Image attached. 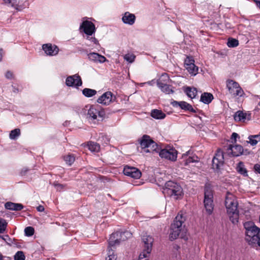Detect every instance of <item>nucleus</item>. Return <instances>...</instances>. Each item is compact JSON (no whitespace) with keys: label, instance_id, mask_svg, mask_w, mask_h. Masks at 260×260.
Masks as SVG:
<instances>
[{"label":"nucleus","instance_id":"1","mask_svg":"<svg viewBox=\"0 0 260 260\" xmlns=\"http://www.w3.org/2000/svg\"><path fill=\"white\" fill-rule=\"evenodd\" d=\"M225 206L230 220L234 224L237 223L239 219V211L237 209L238 203L235 197L229 192H227L225 197Z\"/></svg>","mask_w":260,"mask_h":260},{"label":"nucleus","instance_id":"2","mask_svg":"<svg viewBox=\"0 0 260 260\" xmlns=\"http://www.w3.org/2000/svg\"><path fill=\"white\" fill-rule=\"evenodd\" d=\"M244 226L246 230V240L251 244H257L260 246V229L251 222L245 223Z\"/></svg>","mask_w":260,"mask_h":260},{"label":"nucleus","instance_id":"3","mask_svg":"<svg viewBox=\"0 0 260 260\" xmlns=\"http://www.w3.org/2000/svg\"><path fill=\"white\" fill-rule=\"evenodd\" d=\"M87 109L86 118L91 123H96V122L102 120L105 116L106 113L99 105L86 106Z\"/></svg>","mask_w":260,"mask_h":260},{"label":"nucleus","instance_id":"4","mask_svg":"<svg viewBox=\"0 0 260 260\" xmlns=\"http://www.w3.org/2000/svg\"><path fill=\"white\" fill-rule=\"evenodd\" d=\"M185 220V218L183 216L182 213H179L173 223L171 225V232L170 234V239L171 240L176 239L182 229V223Z\"/></svg>","mask_w":260,"mask_h":260},{"label":"nucleus","instance_id":"5","mask_svg":"<svg viewBox=\"0 0 260 260\" xmlns=\"http://www.w3.org/2000/svg\"><path fill=\"white\" fill-rule=\"evenodd\" d=\"M163 192L168 196H173L175 199H178L183 194V190L181 186L178 183L169 181L165 184Z\"/></svg>","mask_w":260,"mask_h":260},{"label":"nucleus","instance_id":"6","mask_svg":"<svg viewBox=\"0 0 260 260\" xmlns=\"http://www.w3.org/2000/svg\"><path fill=\"white\" fill-rule=\"evenodd\" d=\"M141 147L144 150L145 153L157 152L159 150V147L150 136L145 135L140 141Z\"/></svg>","mask_w":260,"mask_h":260},{"label":"nucleus","instance_id":"7","mask_svg":"<svg viewBox=\"0 0 260 260\" xmlns=\"http://www.w3.org/2000/svg\"><path fill=\"white\" fill-rule=\"evenodd\" d=\"M132 234L129 231L117 232L110 235L109 239V245L110 247H114L119 244L121 241H124L131 238Z\"/></svg>","mask_w":260,"mask_h":260},{"label":"nucleus","instance_id":"8","mask_svg":"<svg viewBox=\"0 0 260 260\" xmlns=\"http://www.w3.org/2000/svg\"><path fill=\"white\" fill-rule=\"evenodd\" d=\"M226 87L229 93L234 96L242 97L245 95L243 90L240 86L239 83L232 80H227Z\"/></svg>","mask_w":260,"mask_h":260},{"label":"nucleus","instance_id":"9","mask_svg":"<svg viewBox=\"0 0 260 260\" xmlns=\"http://www.w3.org/2000/svg\"><path fill=\"white\" fill-rule=\"evenodd\" d=\"M213 193L212 190L209 188H206L204 192V206L208 214L212 213L214 205L213 201Z\"/></svg>","mask_w":260,"mask_h":260},{"label":"nucleus","instance_id":"10","mask_svg":"<svg viewBox=\"0 0 260 260\" xmlns=\"http://www.w3.org/2000/svg\"><path fill=\"white\" fill-rule=\"evenodd\" d=\"M142 241L144 243V249L140 254H144L145 256H148L152 250L153 238L149 235H144L142 237Z\"/></svg>","mask_w":260,"mask_h":260},{"label":"nucleus","instance_id":"11","mask_svg":"<svg viewBox=\"0 0 260 260\" xmlns=\"http://www.w3.org/2000/svg\"><path fill=\"white\" fill-rule=\"evenodd\" d=\"M157 153H159V155L161 158L171 161H175L177 157V151L174 148L160 149L159 148V150Z\"/></svg>","mask_w":260,"mask_h":260},{"label":"nucleus","instance_id":"12","mask_svg":"<svg viewBox=\"0 0 260 260\" xmlns=\"http://www.w3.org/2000/svg\"><path fill=\"white\" fill-rule=\"evenodd\" d=\"M226 153L231 154L233 156H239L242 154H247L249 152L246 149L244 151L243 147L240 145H229L226 149Z\"/></svg>","mask_w":260,"mask_h":260},{"label":"nucleus","instance_id":"13","mask_svg":"<svg viewBox=\"0 0 260 260\" xmlns=\"http://www.w3.org/2000/svg\"><path fill=\"white\" fill-rule=\"evenodd\" d=\"M224 162V154L223 151L219 149L212 159V168L219 170L222 166Z\"/></svg>","mask_w":260,"mask_h":260},{"label":"nucleus","instance_id":"14","mask_svg":"<svg viewBox=\"0 0 260 260\" xmlns=\"http://www.w3.org/2000/svg\"><path fill=\"white\" fill-rule=\"evenodd\" d=\"M182 158L183 159L182 164L184 166H187L191 162H198L199 161V158L190 150L183 153Z\"/></svg>","mask_w":260,"mask_h":260},{"label":"nucleus","instance_id":"15","mask_svg":"<svg viewBox=\"0 0 260 260\" xmlns=\"http://www.w3.org/2000/svg\"><path fill=\"white\" fill-rule=\"evenodd\" d=\"M123 172L125 175L134 179H139L141 176V171L135 167L126 166L124 167Z\"/></svg>","mask_w":260,"mask_h":260},{"label":"nucleus","instance_id":"16","mask_svg":"<svg viewBox=\"0 0 260 260\" xmlns=\"http://www.w3.org/2000/svg\"><path fill=\"white\" fill-rule=\"evenodd\" d=\"M80 28L83 29L84 32L88 36H91L95 31L94 24L92 22L87 20L82 23Z\"/></svg>","mask_w":260,"mask_h":260},{"label":"nucleus","instance_id":"17","mask_svg":"<svg viewBox=\"0 0 260 260\" xmlns=\"http://www.w3.org/2000/svg\"><path fill=\"white\" fill-rule=\"evenodd\" d=\"M115 97L113 96L110 91H107L103 93L97 100V102L104 105H108L114 100Z\"/></svg>","mask_w":260,"mask_h":260},{"label":"nucleus","instance_id":"18","mask_svg":"<svg viewBox=\"0 0 260 260\" xmlns=\"http://www.w3.org/2000/svg\"><path fill=\"white\" fill-rule=\"evenodd\" d=\"M42 49L47 55L53 56L57 54L59 49L56 45L51 44H46L42 46Z\"/></svg>","mask_w":260,"mask_h":260},{"label":"nucleus","instance_id":"19","mask_svg":"<svg viewBox=\"0 0 260 260\" xmlns=\"http://www.w3.org/2000/svg\"><path fill=\"white\" fill-rule=\"evenodd\" d=\"M172 104L174 107H179L181 109L185 111H189L192 113H196V110L194 109L192 106L184 101L177 102L173 101Z\"/></svg>","mask_w":260,"mask_h":260},{"label":"nucleus","instance_id":"20","mask_svg":"<svg viewBox=\"0 0 260 260\" xmlns=\"http://www.w3.org/2000/svg\"><path fill=\"white\" fill-rule=\"evenodd\" d=\"M89 60L95 62L103 63L107 61L106 58L98 53L91 52L88 54Z\"/></svg>","mask_w":260,"mask_h":260},{"label":"nucleus","instance_id":"21","mask_svg":"<svg viewBox=\"0 0 260 260\" xmlns=\"http://www.w3.org/2000/svg\"><path fill=\"white\" fill-rule=\"evenodd\" d=\"M136 20V16L134 14L128 12H125L122 17V21L124 24L132 25L134 24Z\"/></svg>","mask_w":260,"mask_h":260},{"label":"nucleus","instance_id":"22","mask_svg":"<svg viewBox=\"0 0 260 260\" xmlns=\"http://www.w3.org/2000/svg\"><path fill=\"white\" fill-rule=\"evenodd\" d=\"M5 207L8 210L13 211H20L23 208V206L21 204L14 203L11 202H8L5 203Z\"/></svg>","mask_w":260,"mask_h":260},{"label":"nucleus","instance_id":"23","mask_svg":"<svg viewBox=\"0 0 260 260\" xmlns=\"http://www.w3.org/2000/svg\"><path fill=\"white\" fill-rule=\"evenodd\" d=\"M157 85L161 91L166 94L173 93L174 92L171 85L164 84L159 81H157Z\"/></svg>","mask_w":260,"mask_h":260},{"label":"nucleus","instance_id":"24","mask_svg":"<svg viewBox=\"0 0 260 260\" xmlns=\"http://www.w3.org/2000/svg\"><path fill=\"white\" fill-rule=\"evenodd\" d=\"M78 80L79 84H82V82L81 77L78 75H74L73 76H69L67 78L66 83L68 86H73L75 83V79Z\"/></svg>","mask_w":260,"mask_h":260},{"label":"nucleus","instance_id":"25","mask_svg":"<svg viewBox=\"0 0 260 260\" xmlns=\"http://www.w3.org/2000/svg\"><path fill=\"white\" fill-rule=\"evenodd\" d=\"M213 99V95L208 92H204L201 96L200 101L206 104L210 103Z\"/></svg>","mask_w":260,"mask_h":260},{"label":"nucleus","instance_id":"26","mask_svg":"<svg viewBox=\"0 0 260 260\" xmlns=\"http://www.w3.org/2000/svg\"><path fill=\"white\" fill-rule=\"evenodd\" d=\"M151 116L155 119H161L166 117V114L161 110L154 109L151 111Z\"/></svg>","mask_w":260,"mask_h":260},{"label":"nucleus","instance_id":"27","mask_svg":"<svg viewBox=\"0 0 260 260\" xmlns=\"http://www.w3.org/2000/svg\"><path fill=\"white\" fill-rule=\"evenodd\" d=\"M236 170L239 174L243 175L244 176H248L247 170L242 161H240L237 164Z\"/></svg>","mask_w":260,"mask_h":260},{"label":"nucleus","instance_id":"28","mask_svg":"<svg viewBox=\"0 0 260 260\" xmlns=\"http://www.w3.org/2000/svg\"><path fill=\"white\" fill-rule=\"evenodd\" d=\"M246 113L238 111L235 113L234 117L236 121L244 122L246 119Z\"/></svg>","mask_w":260,"mask_h":260},{"label":"nucleus","instance_id":"29","mask_svg":"<svg viewBox=\"0 0 260 260\" xmlns=\"http://www.w3.org/2000/svg\"><path fill=\"white\" fill-rule=\"evenodd\" d=\"M184 91L191 99L194 98L197 94V89L194 87H187Z\"/></svg>","mask_w":260,"mask_h":260},{"label":"nucleus","instance_id":"30","mask_svg":"<svg viewBox=\"0 0 260 260\" xmlns=\"http://www.w3.org/2000/svg\"><path fill=\"white\" fill-rule=\"evenodd\" d=\"M249 143L251 145H255L258 142L260 141V134L256 135H250L248 137Z\"/></svg>","mask_w":260,"mask_h":260},{"label":"nucleus","instance_id":"31","mask_svg":"<svg viewBox=\"0 0 260 260\" xmlns=\"http://www.w3.org/2000/svg\"><path fill=\"white\" fill-rule=\"evenodd\" d=\"M96 92L95 90L87 88H85L82 90L83 94L87 98L93 96L96 94Z\"/></svg>","mask_w":260,"mask_h":260},{"label":"nucleus","instance_id":"32","mask_svg":"<svg viewBox=\"0 0 260 260\" xmlns=\"http://www.w3.org/2000/svg\"><path fill=\"white\" fill-rule=\"evenodd\" d=\"M185 68L191 75L195 76L198 73V67H197L194 63L189 64V66H187Z\"/></svg>","mask_w":260,"mask_h":260},{"label":"nucleus","instance_id":"33","mask_svg":"<svg viewBox=\"0 0 260 260\" xmlns=\"http://www.w3.org/2000/svg\"><path fill=\"white\" fill-rule=\"evenodd\" d=\"M88 147L92 152H98L100 149L99 144L93 142H90L88 143Z\"/></svg>","mask_w":260,"mask_h":260},{"label":"nucleus","instance_id":"34","mask_svg":"<svg viewBox=\"0 0 260 260\" xmlns=\"http://www.w3.org/2000/svg\"><path fill=\"white\" fill-rule=\"evenodd\" d=\"M64 160L68 165L71 166L75 160V157L73 154H69L64 156Z\"/></svg>","mask_w":260,"mask_h":260},{"label":"nucleus","instance_id":"35","mask_svg":"<svg viewBox=\"0 0 260 260\" xmlns=\"http://www.w3.org/2000/svg\"><path fill=\"white\" fill-rule=\"evenodd\" d=\"M20 135V130L19 128H15L11 131L9 137L12 140L16 139Z\"/></svg>","mask_w":260,"mask_h":260},{"label":"nucleus","instance_id":"36","mask_svg":"<svg viewBox=\"0 0 260 260\" xmlns=\"http://www.w3.org/2000/svg\"><path fill=\"white\" fill-rule=\"evenodd\" d=\"M239 45V41L238 40L233 38H229L227 42V45L229 47H235Z\"/></svg>","mask_w":260,"mask_h":260},{"label":"nucleus","instance_id":"37","mask_svg":"<svg viewBox=\"0 0 260 260\" xmlns=\"http://www.w3.org/2000/svg\"><path fill=\"white\" fill-rule=\"evenodd\" d=\"M112 247L109 246L108 248V257H106V260H116L115 255L114 254L113 250L112 249Z\"/></svg>","mask_w":260,"mask_h":260},{"label":"nucleus","instance_id":"38","mask_svg":"<svg viewBox=\"0 0 260 260\" xmlns=\"http://www.w3.org/2000/svg\"><path fill=\"white\" fill-rule=\"evenodd\" d=\"M14 258L15 260H25V256L23 252L19 251L16 253Z\"/></svg>","mask_w":260,"mask_h":260},{"label":"nucleus","instance_id":"39","mask_svg":"<svg viewBox=\"0 0 260 260\" xmlns=\"http://www.w3.org/2000/svg\"><path fill=\"white\" fill-rule=\"evenodd\" d=\"M25 234L27 236H31L34 234L35 230L31 226H27L24 229Z\"/></svg>","mask_w":260,"mask_h":260},{"label":"nucleus","instance_id":"40","mask_svg":"<svg viewBox=\"0 0 260 260\" xmlns=\"http://www.w3.org/2000/svg\"><path fill=\"white\" fill-rule=\"evenodd\" d=\"M7 223L4 219H0V233H3L6 230Z\"/></svg>","mask_w":260,"mask_h":260},{"label":"nucleus","instance_id":"41","mask_svg":"<svg viewBox=\"0 0 260 260\" xmlns=\"http://www.w3.org/2000/svg\"><path fill=\"white\" fill-rule=\"evenodd\" d=\"M124 58L125 60H126L128 62H129L130 63H132L133 62H134V61L135 60V56L133 54H127L125 55Z\"/></svg>","mask_w":260,"mask_h":260},{"label":"nucleus","instance_id":"42","mask_svg":"<svg viewBox=\"0 0 260 260\" xmlns=\"http://www.w3.org/2000/svg\"><path fill=\"white\" fill-rule=\"evenodd\" d=\"M5 3L10 4L12 6H17L20 4V0H3Z\"/></svg>","mask_w":260,"mask_h":260},{"label":"nucleus","instance_id":"43","mask_svg":"<svg viewBox=\"0 0 260 260\" xmlns=\"http://www.w3.org/2000/svg\"><path fill=\"white\" fill-rule=\"evenodd\" d=\"M194 60L191 57H187L184 60L185 67L189 66V64H194Z\"/></svg>","mask_w":260,"mask_h":260},{"label":"nucleus","instance_id":"44","mask_svg":"<svg viewBox=\"0 0 260 260\" xmlns=\"http://www.w3.org/2000/svg\"><path fill=\"white\" fill-rule=\"evenodd\" d=\"M53 185L56 189L58 191H61L64 188L65 185L63 184H59L57 182H54Z\"/></svg>","mask_w":260,"mask_h":260},{"label":"nucleus","instance_id":"45","mask_svg":"<svg viewBox=\"0 0 260 260\" xmlns=\"http://www.w3.org/2000/svg\"><path fill=\"white\" fill-rule=\"evenodd\" d=\"M0 238L3 239L5 241L7 242L10 241V238L8 235H0Z\"/></svg>","mask_w":260,"mask_h":260},{"label":"nucleus","instance_id":"46","mask_svg":"<svg viewBox=\"0 0 260 260\" xmlns=\"http://www.w3.org/2000/svg\"><path fill=\"white\" fill-rule=\"evenodd\" d=\"M5 77L7 79H11L13 78V74L10 71H7V73H6Z\"/></svg>","mask_w":260,"mask_h":260},{"label":"nucleus","instance_id":"47","mask_svg":"<svg viewBox=\"0 0 260 260\" xmlns=\"http://www.w3.org/2000/svg\"><path fill=\"white\" fill-rule=\"evenodd\" d=\"M239 137V135L238 134L236 133H233L231 136L232 139H234L235 142H236V138Z\"/></svg>","mask_w":260,"mask_h":260},{"label":"nucleus","instance_id":"48","mask_svg":"<svg viewBox=\"0 0 260 260\" xmlns=\"http://www.w3.org/2000/svg\"><path fill=\"white\" fill-rule=\"evenodd\" d=\"M138 260H148V258L145 256L144 254H140Z\"/></svg>","mask_w":260,"mask_h":260},{"label":"nucleus","instance_id":"49","mask_svg":"<svg viewBox=\"0 0 260 260\" xmlns=\"http://www.w3.org/2000/svg\"><path fill=\"white\" fill-rule=\"evenodd\" d=\"M254 168L257 173L260 174V166L258 164L254 165Z\"/></svg>","mask_w":260,"mask_h":260},{"label":"nucleus","instance_id":"50","mask_svg":"<svg viewBox=\"0 0 260 260\" xmlns=\"http://www.w3.org/2000/svg\"><path fill=\"white\" fill-rule=\"evenodd\" d=\"M37 209L39 212H43L44 211L45 209L44 206L42 205H39L38 207H37Z\"/></svg>","mask_w":260,"mask_h":260},{"label":"nucleus","instance_id":"51","mask_svg":"<svg viewBox=\"0 0 260 260\" xmlns=\"http://www.w3.org/2000/svg\"><path fill=\"white\" fill-rule=\"evenodd\" d=\"M90 41L91 42H93L95 44H98V40L95 38H94V37H91Z\"/></svg>","mask_w":260,"mask_h":260},{"label":"nucleus","instance_id":"52","mask_svg":"<svg viewBox=\"0 0 260 260\" xmlns=\"http://www.w3.org/2000/svg\"><path fill=\"white\" fill-rule=\"evenodd\" d=\"M78 80H76V79H75V83H74V86H81L82 84H79V83H78Z\"/></svg>","mask_w":260,"mask_h":260},{"label":"nucleus","instance_id":"53","mask_svg":"<svg viewBox=\"0 0 260 260\" xmlns=\"http://www.w3.org/2000/svg\"><path fill=\"white\" fill-rule=\"evenodd\" d=\"M254 2L256 6L260 9V0H255Z\"/></svg>","mask_w":260,"mask_h":260},{"label":"nucleus","instance_id":"54","mask_svg":"<svg viewBox=\"0 0 260 260\" xmlns=\"http://www.w3.org/2000/svg\"><path fill=\"white\" fill-rule=\"evenodd\" d=\"M28 171V170L25 169L22 170L21 174L22 175H25L26 172Z\"/></svg>","mask_w":260,"mask_h":260},{"label":"nucleus","instance_id":"55","mask_svg":"<svg viewBox=\"0 0 260 260\" xmlns=\"http://www.w3.org/2000/svg\"><path fill=\"white\" fill-rule=\"evenodd\" d=\"M3 51L2 49H0V61L2 60V51Z\"/></svg>","mask_w":260,"mask_h":260},{"label":"nucleus","instance_id":"56","mask_svg":"<svg viewBox=\"0 0 260 260\" xmlns=\"http://www.w3.org/2000/svg\"><path fill=\"white\" fill-rule=\"evenodd\" d=\"M13 91L16 92V91H18V89H16L15 88V87H13Z\"/></svg>","mask_w":260,"mask_h":260},{"label":"nucleus","instance_id":"57","mask_svg":"<svg viewBox=\"0 0 260 260\" xmlns=\"http://www.w3.org/2000/svg\"><path fill=\"white\" fill-rule=\"evenodd\" d=\"M3 258V256L2 254H0V260H2Z\"/></svg>","mask_w":260,"mask_h":260},{"label":"nucleus","instance_id":"58","mask_svg":"<svg viewBox=\"0 0 260 260\" xmlns=\"http://www.w3.org/2000/svg\"><path fill=\"white\" fill-rule=\"evenodd\" d=\"M90 38H91V37H89V36H87V38H86V39H88V40H90Z\"/></svg>","mask_w":260,"mask_h":260},{"label":"nucleus","instance_id":"59","mask_svg":"<svg viewBox=\"0 0 260 260\" xmlns=\"http://www.w3.org/2000/svg\"><path fill=\"white\" fill-rule=\"evenodd\" d=\"M258 106H260V102L258 104Z\"/></svg>","mask_w":260,"mask_h":260},{"label":"nucleus","instance_id":"60","mask_svg":"<svg viewBox=\"0 0 260 260\" xmlns=\"http://www.w3.org/2000/svg\"><path fill=\"white\" fill-rule=\"evenodd\" d=\"M254 2H255V0H253Z\"/></svg>","mask_w":260,"mask_h":260}]
</instances>
